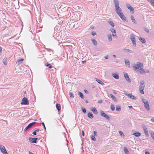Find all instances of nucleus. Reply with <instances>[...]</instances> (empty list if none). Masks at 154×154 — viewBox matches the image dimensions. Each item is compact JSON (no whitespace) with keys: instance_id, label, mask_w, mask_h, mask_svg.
Returning <instances> with one entry per match:
<instances>
[{"instance_id":"a19ab883","label":"nucleus","mask_w":154,"mask_h":154,"mask_svg":"<svg viewBox=\"0 0 154 154\" xmlns=\"http://www.w3.org/2000/svg\"><path fill=\"white\" fill-rule=\"evenodd\" d=\"M91 138L92 140L94 141H95L96 140L95 136L93 135H92L91 136Z\"/></svg>"},{"instance_id":"052dcab7","label":"nucleus","mask_w":154,"mask_h":154,"mask_svg":"<svg viewBox=\"0 0 154 154\" xmlns=\"http://www.w3.org/2000/svg\"><path fill=\"white\" fill-rule=\"evenodd\" d=\"M35 131H36V132H37L39 131V129H37L36 130H35Z\"/></svg>"},{"instance_id":"e433bc0d","label":"nucleus","mask_w":154,"mask_h":154,"mask_svg":"<svg viewBox=\"0 0 154 154\" xmlns=\"http://www.w3.org/2000/svg\"><path fill=\"white\" fill-rule=\"evenodd\" d=\"M108 38L109 41L110 42L112 41V37L111 35L110 34L108 35Z\"/></svg>"},{"instance_id":"4c0bfd02","label":"nucleus","mask_w":154,"mask_h":154,"mask_svg":"<svg viewBox=\"0 0 154 154\" xmlns=\"http://www.w3.org/2000/svg\"><path fill=\"white\" fill-rule=\"evenodd\" d=\"M92 41L93 44L95 45H96L97 43L95 39H92Z\"/></svg>"},{"instance_id":"2f4dec72","label":"nucleus","mask_w":154,"mask_h":154,"mask_svg":"<svg viewBox=\"0 0 154 154\" xmlns=\"http://www.w3.org/2000/svg\"><path fill=\"white\" fill-rule=\"evenodd\" d=\"M45 66L47 67H48V68L49 69H51L52 68V66L48 62L46 63L45 64Z\"/></svg>"},{"instance_id":"aec40b11","label":"nucleus","mask_w":154,"mask_h":154,"mask_svg":"<svg viewBox=\"0 0 154 154\" xmlns=\"http://www.w3.org/2000/svg\"><path fill=\"white\" fill-rule=\"evenodd\" d=\"M56 108L57 109L58 111L59 112L61 109V106L60 104L57 103L56 104Z\"/></svg>"},{"instance_id":"de8ad7c7","label":"nucleus","mask_w":154,"mask_h":154,"mask_svg":"<svg viewBox=\"0 0 154 154\" xmlns=\"http://www.w3.org/2000/svg\"><path fill=\"white\" fill-rule=\"evenodd\" d=\"M119 134L121 135H123V136H124V134H123V133L121 131H119Z\"/></svg>"},{"instance_id":"8fccbe9b","label":"nucleus","mask_w":154,"mask_h":154,"mask_svg":"<svg viewBox=\"0 0 154 154\" xmlns=\"http://www.w3.org/2000/svg\"><path fill=\"white\" fill-rule=\"evenodd\" d=\"M42 125L44 127V129H45V130H46V127H45V125L44 123L43 122H42Z\"/></svg>"},{"instance_id":"393cba45","label":"nucleus","mask_w":154,"mask_h":154,"mask_svg":"<svg viewBox=\"0 0 154 154\" xmlns=\"http://www.w3.org/2000/svg\"><path fill=\"white\" fill-rule=\"evenodd\" d=\"M133 135L137 137L140 136L141 135V134L139 132H135L133 134Z\"/></svg>"},{"instance_id":"6e6552de","label":"nucleus","mask_w":154,"mask_h":154,"mask_svg":"<svg viewBox=\"0 0 154 154\" xmlns=\"http://www.w3.org/2000/svg\"><path fill=\"white\" fill-rule=\"evenodd\" d=\"M36 122H33L29 123L28 126L24 129V131H25L28 129L31 128L33 125L36 123Z\"/></svg>"},{"instance_id":"a18cd8bd","label":"nucleus","mask_w":154,"mask_h":154,"mask_svg":"<svg viewBox=\"0 0 154 154\" xmlns=\"http://www.w3.org/2000/svg\"><path fill=\"white\" fill-rule=\"evenodd\" d=\"M142 102L145 104V103H146V102H148V100H147L146 99H143L142 100Z\"/></svg>"},{"instance_id":"58836bf2","label":"nucleus","mask_w":154,"mask_h":154,"mask_svg":"<svg viewBox=\"0 0 154 154\" xmlns=\"http://www.w3.org/2000/svg\"><path fill=\"white\" fill-rule=\"evenodd\" d=\"M115 106L114 105L111 104L110 105V109L112 111H114L115 110Z\"/></svg>"},{"instance_id":"4d7b16f0","label":"nucleus","mask_w":154,"mask_h":154,"mask_svg":"<svg viewBox=\"0 0 154 154\" xmlns=\"http://www.w3.org/2000/svg\"><path fill=\"white\" fill-rule=\"evenodd\" d=\"M104 57L106 59H107L108 58V56H105Z\"/></svg>"},{"instance_id":"e2e57ef3","label":"nucleus","mask_w":154,"mask_h":154,"mask_svg":"<svg viewBox=\"0 0 154 154\" xmlns=\"http://www.w3.org/2000/svg\"><path fill=\"white\" fill-rule=\"evenodd\" d=\"M113 93L116 94V91L115 90H113Z\"/></svg>"},{"instance_id":"5fc2aeb1","label":"nucleus","mask_w":154,"mask_h":154,"mask_svg":"<svg viewBox=\"0 0 154 154\" xmlns=\"http://www.w3.org/2000/svg\"><path fill=\"white\" fill-rule=\"evenodd\" d=\"M82 135L83 136H85V133L83 131H82Z\"/></svg>"},{"instance_id":"774afa93","label":"nucleus","mask_w":154,"mask_h":154,"mask_svg":"<svg viewBox=\"0 0 154 154\" xmlns=\"http://www.w3.org/2000/svg\"><path fill=\"white\" fill-rule=\"evenodd\" d=\"M85 103H88V100H86L85 101Z\"/></svg>"},{"instance_id":"6ab92c4d","label":"nucleus","mask_w":154,"mask_h":154,"mask_svg":"<svg viewBox=\"0 0 154 154\" xmlns=\"http://www.w3.org/2000/svg\"><path fill=\"white\" fill-rule=\"evenodd\" d=\"M96 79V81L98 83L101 84V85H104V84L103 82L102 81H101L100 79H97L96 78L95 79Z\"/></svg>"},{"instance_id":"c03bdc74","label":"nucleus","mask_w":154,"mask_h":154,"mask_svg":"<svg viewBox=\"0 0 154 154\" xmlns=\"http://www.w3.org/2000/svg\"><path fill=\"white\" fill-rule=\"evenodd\" d=\"M81 109L82 111V112L84 113H86V109H85V108H83V107H82V108H81Z\"/></svg>"},{"instance_id":"37998d69","label":"nucleus","mask_w":154,"mask_h":154,"mask_svg":"<svg viewBox=\"0 0 154 154\" xmlns=\"http://www.w3.org/2000/svg\"><path fill=\"white\" fill-rule=\"evenodd\" d=\"M151 137L154 140V132L153 131H152L151 133Z\"/></svg>"},{"instance_id":"49530a36","label":"nucleus","mask_w":154,"mask_h":154,"mask_svg":"<svg viewBox=\"0 0 154 154\" xmlns=\"http://www.w3.org/2000/svg\"><path fill=\"white\" fill-rule=\"evenodd\" d=\"M94 136H97V132L96 131H94Z\"/></svg>"},{"instance_id":"473e14b6","label":"nucleus","mask_w":154,"mask_h":154,"mask_svg":"<svg viewBox=\"0 0 154 154\" xmlns=\"http://www.w3.org/2000/svg\"><path fill=\"white\" fill-rule=\"evenodd\" d=\"M23 60L24 59L22 58L18 59L17 60V63H18V64L19 65L20 64Z\"/></svg>"},{"instance_id":"3c124183","label":"nucleus","mask_w":154,"mask_h":154,"mask_svg":"<svg viewBox=\"0 0 154 154\" xmlns=\"http://www.w3.org/2000/svg\"><path fill=\"white\" fill-rule=\"evenodd\" d=\"M145 30L146 32H149V29L147 28H146V29H145Z\"/></svg>"},{"instance_id":"412c9836","label":"nucleus","mask_w":154,"mask_h":154,"mask_svg":"<svg viewBox=\"0 0 154 154\" xmlns=\"http://www.w3.org/2000/svg\"><path fill=\"white\" fill-rule=\"evenodd\" d=\"M139 39V40L143 43H145L146 42V40L144 38L140 37Z\"/></svg>"},{"instance_id":"7ed1b4c3","label":"nucleus","mask_w":154,"mask_h":154,"mask_svg":"<svg viewBox=\"0 0 154 154\" xmlns=\"http://www.w3.org/2000/svg\"><path fill=\"white\" fill-rule=\"evenodd\" d=\"M21 104L22 105H28L29 104V101L27 99L24 97L23 98Z\"/></svg>"},{"instance_id":"5701e85b","label":"nucleus","mask_w":154,"mask_h":154,"mask_svg":"<svg viewBox=\"0 0 154 154\" xmlns=\"http://www.w3.org/2000/svg\"><path fill=\"white\" fill-rule=\"evenodd\" d=\"M110 96L111 97L112 99L115 102H117V100L116 98L112 94H110Z\"/></svg>"},{"instance_id":"4be33fe9","label":"nucleus","mask_w":154,"mask_h":154,"mask_svg":"<svg viewBox=\"0 0 154 154\" xmlns=\"http://www.w3.org/2000/svg\"><path fill=\"white\" fill-rule=\"evenodd\" d=\"M112 76L113 77H114L115 79H119V76L118 74H117L116 73H112Z\"/></svg>"},{"instance_id":"c85d7f7f","label":"nucleus","mask_w":154,"mask_h":154,"mask_svg":"<svg viewBox=\"0 0 154 154\" xmlns=\"http://www.w3.org/2000/svg\"><path fill=\"white\" fill-rule=\"evenodd\" d=\"M124 151L126 154H130L127 148L125 147L124 148Z\"/></svg>"},{"instance_id":"09e8293b","label":"nucleus","mask_w":154,"mask_h":154,"mask_svg":"<svg viewBox=\"0 0 154 154\" xmlns=\"http://www.w3.org/2000/svg\"><path fill=\"white\" fill-rule=\"evenodd\" d=\"M32 134L34 135H36V131H34L32 133Z\"/></svg>"},{"instance_id":"6e6d98bb","label":"nucleus","mask_w":154,"mask_h":154,"mask_svg":"<svg viewBox=\"0 0 154 154\" xmlns=\"http://www.w3.org/2000/svg\"><path fill=\"white\" fill-rule=\"evenodd\" d=\"M2 48L1 47H0V55L1 54V53H2Z\"/></svg>"},{"instance_id":"cd10ccee","label":"nucleus","mask_w":154,"mask_h":154,"mask_svg":"<svg viewBox=\"0 0 154 154\" xmlns=\"http://www.w3.org/2000/svg\"><path fill=\"white\" fill-rule=\"evenodd\" d=\"M87 116L89 118L91 119H92L94 117L93 115L90 112L88 113Z\"/></svg>"},{"instance_id":"f704fd0d","label":"nucleus","mask_w":154,"mask_h":154,"mask_svg":"<svg viewBox=\"0 0 154 154\" xmlns=\"http://www.w3.org/2000/svg\"><path fill=\"white\" fill-rule=\"evenodd\" d=\"M148 2H150L151 5L154 7V0H148Z\"/></svg>"},{"instance_id":"69168bd1","label":"nucleus","mask_w":154,"mask_h":154,"mask_svg":"<svg viewBox=\"0 0 154 154\" xmlns=\"http://www.w3.org/2000/svg\"><path fill=\"white\" fill-rule=\"evenodd\" d=\"M29 154H34V153H33L29 151Z\"/></svg>"},{"instance_id":"1a4fd4ad","label":"nucleus","mask_w":154,"mask_h":154,"mask_svg":"<svg viewBox=\"0 0 154 154\" xmlns=\"http://www.w3.org/2000/svg\"><path fill=\"white\" fill-rule=\"evenodd\" d=\"M115 11L117 14L122 12V9L119 7V6H117L115 7Z\"/></svg>"},{"instance_id":"bf43d9fd","label":"nucleus","mask_w":154,"mask_h":154,"mask_svg":"<svg viewBox=\"0 0 154 154\" xmlns=\"http://www.w3.org/2000/svg\"><path fill=\"white\" fill-rule=\"evenodd\" d=\"M102 101L101 100H98V103H102Z\"/></svg>"},{"instance_id":"20e7f679","label":"nucleus","mask_w":154,"mask_h":154,"mask_svg":"<svg viewBox=\"0 0 154 154\" xmlns=\"http://www.w3.org/2000/svg\"><path fill=\"white\" fill-rule=\"evenodd\" d=\"M0 150L3 154H8L4 146L0 145Z\"/></svg>"},{"instance_id":"423d86ee","label":"nucleus","mask_w":154,"mask_h":154,"mask_svg":"<svg viewBox=\"0 0 154 154\" xmlns=\"http://www.w3.org/2000/svg\"><path fill=\"white\" fill-rule=\"evenodd\" d=\"M37 140H38L37 138L29 137V140L30 142L33 143H36L37 142Z\"/></svg>"},{"instance_id":"2eb2a0df","label":"nucleus","mask_w":154,"mask_h":154,"mask_svg":"<svg viewBox=\"0 0 154 154\" xmlns=\"http://www.w3.org/2000/svg\"><path fill=\"white\" fill-rule=\"evenodd\" d=\"M126 6L128 9H129L131 11H132L134 13V10L132 7H131L130 5H126Z\"/></svg>"},{"instance_id":"f03ea898","label":"nucleus","mask_w":154,"mask_h":154,"mask_svg":"<svg viewBox=\"0 0 154 154\" xmlns=\"http://www.w3.org/2000/svg\"><path fill=\"white\" fill-rule=\"evenodd\" d=\"M144 82V81H142L140 83V91L141 93L142 94H144L143 90L145 87Z\"/></svg>"},{"instance_id":"0eeeda50","label":"nucleus","mask_w":154,"mask_h":154,"mask_svg":"<svg viewBox=\"0 0 154 154\" xmlns=\"http://www.w3.org/2000/svg\"><path fill=\"white\" fill-rule=\"evenodd\" d=\"M117 14L119 16V17L121 18L123 21H126V18L122 12L119 13Z\"/></svg>"},{"instance_id":"c756f323","label":"nucleus","mask_w":154,"mask_h":154,"mask_svg":"<svg viewBox=\"0 0 154 154\" xmlns=\"http://www.w3.org/2000/svg\"><path fill=\"white\" fill-rule=\"evenodd\" d=\"M121 108L120 106L119 105L117 106L116 107V111L119 112L120 111Z\"/></svg>"},{"instance_id":"a211bd4d","label":"nucleus","mask_w":154,"mask_h":154,"mask_svg":"<svg viewBox=\"0 0 154 154\" xmlns=\"http://www.w3.org/2000/svg\"><path fill=\"white\" fill-rule=\"evenodd\" d=\"M91 110L95 114H97L98 112L96 109L95 107L91 108Z\"/></svg>"},{"instance_id":"680f3d73","label":"nucleus","mask_w":154,"mask_h":154,"mask_svg":"<svg viewBox=\"0 0 154 154\" xmlns=\"http://www.w3.org/2000/svg\"><path fill=\"white\" fill-rule=\"evenodd\" d=\"M151 121L152 122H154V119L153 118L151 119Z\"/></svg>"},{"instance_id":"79ce46f5","label":"nucleus","mask_w":154,"mask_h":154,"mask_svg":"<svg viewBox=\"0 0 154 154\" xmlns=\"http://www.w3.org/2000/svg\"><path fill=\"white\" fill-rule=\"evenodd\" d=\"M108 23L110 25L112 26L113 27L114 26V23L112 21H109Z\"/></svg>"},{"instance_id":"a878e982","label":"nucleus","mask_w":154,"mask_h":154,"mask_svg":"<svg viewBox=\"0 0 154 154\" xmlns=\"http://www.w3.org/2000/svg\"><path fill=\"white\" fill-rule=\"evenodd\" d=\"M130 17H131V20L133 23H134L136 24L137 22H136L135 19H134V16L132 15H131V16Z\"/></svg>"},{"instance_id":"7c9ffc66","label":"nucleus","mask_w":154,"mask_h":154,"mask_svg":"<svg viewBox=\"0 0 154 154\" xmlns=\"http://www.w3.org/2000/svg\"><path fill=\"white\" fill-rule=\"evenodd\" d=\"M79 96L82 99H84L85 98L84 96L82 93L80 92H79Z\"/></svg>"},{"instance_id":"f257e3e1","label":"nucleus","mask_w":154,"mask_h":154,"mask_svg":"<svg viewBox=\"0 0 154 154\" xmlns=\"http://www.w3.org/2000/svg\"><path fill=\"white\" fill-rule=\"evenodd\" d=\"M133 69L136 71H138V69L139 70L141 67H143V64L142 63L137 62L136 64H134L133 65Z\"/></svg>"},{"instance_id":"72a5a7b5","label":"nucleus","mask_w":154,"mask_h":154,"mask_svg":"<svg viewBox=\"0 0 154 154\" xmlns=\"http://www.w3.org/2000/svg\"><path fill=\"white\" fill-rule=\"evenodd\" d=\"M123 50L125 51V52H129V53H132L133 52L131 50L128 49L124 48Z\"/></svg>"},{"instance_id":"603ef678","label":"nucleus","mask_w":154,"mask_h":154,"mask_svg":"<svg viewBox=\"0 0 154 154\" xmlns=\"http://www.w3.org/2000/svg\"><path fill=\"white\" fill-rule=\"evenodd\" d=\"M91 34H92V35H93L94 36V35H95L96 34V33L95 32H92Z\"/></svg>"},{"instance_id":"9b49d317","label":"nucleus","mask_w":154,"mask_h":154,"mask_svg":"<svg viewBox=\"0 0 154 154\" xmlns=\"http://www.w3.org/2000/svg\"><path fill=\"white\" fill-rule=\"evenodd\" d=\"M125 95L132 100H136V97L131 94L126 93L125 94Z\"/></svg>"},{"instance_id":"c9c22d12","label":"nucleus","mask_w":154,"mask_h":154,"mask_svg":"<svg viewBox=\"0 0 154 154\" xmlns=\"http://www.w3.org/2000/svg\"><path fill=\"white\" fill-rule=\"evenodd\" d=\"M125 63L126 65L128 67H130L129 61H125Z\"/></svg>"},{"instance_id":"0e129e2a","label":"nucleus","mask_w":154,"mask_h":154,"mask_svg":"<svg viewBox=\"0 0 154 154\" xmlns=\"http://www.w3.org/2000/svg\"><path fill=\"white\" fill-rule=\"evenodd\" d=\"M86 62V61L85 60V61H82V62L83 63H85V62Z\"/></svg>"},{"instance_id":"ea45409f","label":"nucleus","mask_w":154,"mask_h":154,"mask_svg":"<svg viewBox=\"0 0 154 154\" xmlns=\"http://www.w3.org/2000/svg\"><path fill=\"white\" fill-rule=\"evenodd\" d=\"M69 95L70 96V97L72 98H74V95L72 93V92H69Z\"/></svg>"},{"instance_id":"f3484780","label":"nucleus","mask_w":154,"mask_h":154,"mask_svg":"<svg viewBox=\"0 0 154 154\" xmlns=\"http://www.w3.org/2000/svg\"><path fill=\"white\" fill-rule=\"evenodd\" d=\"M111 31L112 33V35L113 36H116V38H117V36H116V30H114L113 29H112Z\"/></svg>"},{"instance_id":"13d9d810","label":"nucleus","mask_w":154,"mask_h":154,"mask_svg":"<svg viewBox=\"0 0 154 154\" xmlns=\"http://www.w3.org/2000/svg\"><path fill=\"white\" fill-rule=\"evenodd\" d=\"M145 154H150L149 152H145Z\"/></svg>"},{"instance_id":"4468645a","label":"nucleus","mask_w":154,"mask_h":154,"mask_svg":"<svg viewBox=\"0 0 154 154\" xmlns=\"http://www.w3.org/2000/svg\"><path fill=\"white\" fill-rule=\"evenodd\" d=\"M124 76L125 79L128 82H131V80L129 79V78L128 76V75L127 74H124Z\"/></svg>"},{"instance_id":"864d4df0","label":"nucleus","mask_w":154,"mask_h":154,"mask_svg":"<svg viewBox=\"0 0 154 154\" xmlns=\"http://www.w3.org/2000/svg\"><path fill=\"white\" fill-rule=\"evenodd\" d=\"M84 91H85V93H86V94H88V91L87 90H85Z\"/></svg>"},{"instance_id":"b1692460","label":"nucleus","mask_w":154,"mask_h":154,"mask_svg":"<svg viewBox=\"0 0 154 154\" xmlns=\"http://www.w3.org/2000/svg\"><path fill=\"white\" fill-rule=\"evenodd\" d=\"M143 68V67H141V68L139 70H140V73L141 74H143L146 73V72Z\"/></svg>"},{"instance_id":"338daca9","label":"nucleus","mask_w":154,"mask_h":154,"mask_svg":"<svg viewBox=\"0 0 154 154\" xmlns=\"http://www.w3.org/2000/svg\"><path fill=\"white\" fill-rule=\"evenodd\" d=\"M128 107L130 108H132V106H128Z\"/></svg>"},{"instance_id":"9d476101","label":"nucleus","mask_w":154,"mask_h":154,"mask_svg":"<svg viewBox=\"0 0 154 154\" xmlns=\"http://www.w3.org/2000/svg\"><path fill=\"white\" fill-rule=\"evenodd\" d=\"M130 39L132 42L133 46L134 47H136V45L135 41V37H134V36H131L130 37Z\"/></svg>"},{"instance_id":"ddd939ff","label":"nucleus","mask_w":154,"mask_h":154,"mask_svg":"<svg viewBox=\"0 0 154 154\" xmlns=\"http://www.w3.org/2000/svg\"><path fill=\"white\" fill-rule=\"evenodd\" d=\"M144 104V106L146 109L147 110H149L150 108L148 101L146 102V103H145Z\"/></svg>"},{"instance_id":"39448f33","label":"nucleus","mask_w":154,"mask_h":154,"mask_svg":"<svg viewBox=\"0 0 154 154\" xmlns=\"http://www.w3.org/2000/svg\"><path fill=\"white\" fill-rule=\"evenodd\" d=\"M100 114L101 116L104 117L107 120L110 119V118L109 116L104 113V112L103 111H100Z\"/></svg>"},{"instance_id":"bb28decb","label":"nucleus","mask_w":154,"mask_h":154,"mask_svg":"<svg viewBox=\"0 0 154 154\" xmlns=\"http://www.w3.org/2000/svg\"><path fill=\"white\" fill-rule=\"evenodd\" d=\"M7 57H5L2 60V62L5 65H7Z\"/></svg>"},{"instance_id":"f8f14e48","label":"nucleus","mask_w":154,"mask_h":154,"mask_svg":"<svg viewBox=\"0 0 154 154\" xmlns=\"http://www.w3.org/2000/svg\"><path fill=\"white\" fill-rule=\"evenodd\" d=\"M143 130L146 136L147 137H149V135L148 134V131L146 127L145 126H144L143 127Z\"/></svg>"},{"instance_id":"dca6fc26","label":"nucleus","mask_w":154,"mask_h":154,"mask_svg":"<svg viewBox=\"0 0 154 154\" xmlns=\"http://www.w3.org/2000/svg\"><path fill=\"white\" fill-rule=\"evenodd\" d=\"M113 2L115 7L117 6H119V2L118 0H113Z\"/></svg>"}]
</instances>
